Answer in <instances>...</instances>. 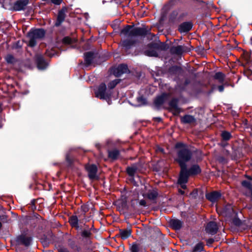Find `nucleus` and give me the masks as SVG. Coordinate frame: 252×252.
<instances>
[{
  "label": "nucleus",
  "mask_w": 252,
  "mask_h": 252,
  "mask_svg": "<svg viewBox=\"0 0 252 252\" xmlns=\"http://www.w3.org/2000/svg\"><path fill=\"white\" fill-rule=\"evenodd\" d=\"M175 147L177 149V158L175 160L178 163L180 167H187L186 162L190 160L192 157V153L187 145L182 143L176 144Z\"/></svg>",
  "instance_id": "nucleus-1"
},
{
  "label": "nucleus",
  "mask_w": 252,
  "mask_h": 252,
  "mask_svg": "<svg viewBox=\"0 0 252 252\" xmlns=\"http://www.w3.org/2000/svg\"><path fill=\"white\" fill-rule=\"evenodd\" d=\"M149 30L146 28L136 27L132 28L130 26H127L121 31V33L125 36H143L148 34Z\"/></svg>",
  "instance_id": "nucleus-2"
},
{
  "label": "nucleus",
  "mask_w": 252,
  "mask_h": 252,
  "mask_svg": "<svg viewBox=\"0 0 252 252\" xmlns=\"http://www.w3.org/2000/svg\"><path fill=\"white\" fill-rule=\"evenodd\" d=\"M45 33V31L43 29L31 30L28 33L29 46L32 47L35 46L37 42L44 37Z\"/></svg>",
  "instance_id": "nucleus-3"
},
{
  "label": "nucleus",
  "mask_w": 252,
  "mask_h": 252,
  "mask_svg": "<svg viewBox=\"0 0 252 252\" xmlns=\"http://www.w3.org/2000/svg\"><path fill=\"white\" fill-rule=\"evenodd\" d=\"M189 176V175L188 173L187 167H181V171L178 181V183L180 185L181 188L183 189H186L187 186L186 184L188 181V178Z\"/></svg>",
  "instance_id": "nucleus-4"
},
{
  "label": "nucleus",
  "mask_w": 252,
  "mask_h": 252,
  "mask_svg": "<svg viewBox=\"0 0 252 252\" xmlns=\"http://www.w3.org/2000/svg\"><path fill=\"white\" fill-rule=\"evenodd\" d=\"M95 96L102 99H109L111 94L106 91V86L104 83H101L95 92Z\"/></svg>",
  "instance_id": "nucleus-5"
},
{
  "label": "nucleus",
  "mask_w": 252,
  "mask_h": 252,
  "mask_svg": "<svg viewBox=\"0 0 252 252\" xmlns=\"http://www.w3.org/2000/svg\"><path fill=\"white\" fill-rule=\"evenodd\" d=\"M190 51V48L184 45L172 46L170 49L171 54L176 55H181L184 53L189 52Z\"/></svg>",
  "instance_id": "nucleus-6"
},
{
  "label": "nucleus",
  "mask_w": 252,
  "mask_h": 252,
  "mask_svg": "<svg viewBox=\"0 0 252 252\" xmlns=\"http://www.w3.org/2000/svg\"><path fill=\"white\" fill-rule=\"evenodd\" d=\"M148 49L144 51L146 55L151 57H157L158 53L157 50L158 49V45L156 43H151L148 45Z\"/></svg>",
  "instance_id": "nucleus-7"
},
{
  "label": "nucleus",
  "mask_w": 252,
  "mask_h": 252,
  "mask_svg": "<svg viewBox=\"0 0 252 252\" xmlns=\"http://www.w3.org/2000/svg\"><path fill=\"white\" fill-rule=\"evenodd\" d=\"M85 168L88 173V176L91 180L97 179L96 173L97 171V166L95 164H87Z\"/></svg>",
  "instance_id": "nucleus-8"
},
{
  "label": "nucleus",
  "mask_w": 252,
  "mask_h": 252,
  "mask_svg": "<svg viewBox=\"0 0 252 252\" xmlns=\"http://www.w3.org/2000/svg\"><path fill=\"white\" fill-rule=\"evenodd\" d=\"M29 3V0H18L16 1L12 6L14 11L24 10Z\"/></svg>",
  "instance_id": "nucleus-9"
},
{
  "label": "nucleus",
  "mask_w": 252,
  "mask_h": 252,
  "mask_svg": "<svg viewBox=\"0 0 252 252\" xmlns=\"http://www.w3.org/2000/svg\"><path fill=\"white\" fill-rule=\"evenodd\" d=\"M127 38L122 40L121 42L122 46L126 50L129 49L135 43V40L132 36H126Z\"/></svg>",
  "instance_id": "nucleus-10"
},
{
  "label": "nucleus",
  "mask_w": 252,
  "mask_h": 252,
  "mask_svg": "<svg viewBox=\"0 0 252 252\" xmlns=\"http://www.w3.org/2000/svg\"><path fill=\"white\" fill-rule=\"evenodd\" d=\"M218 230V225L216 222L214 221H210L207 223L206 227V232L212 235L216 234Z\"/></svg>",
  "instance_id": "nucleus-11"
},
{
  "label": "nucleus",
  "mask_w": 252,
  "mask_h": 252,
  "mask_svg": "<svg viewBox=\"0 0 252 252\" xmlns=\"http://www.w3.org/2000/svg\"><path fill=\"white\" fill-rule=\"evenodd\" d=\"M128 71L127 66L126 64H120L117 67L114 69L113 74L116 77H119L122 74L127 72Z\"/></svg>",
  "instance_id": "nucleus-12"
},
{
  "label": "nucleus",
  "mask_w": 252,
  "mask_h": 252,
  "mask_svg": "<svg viewBox=\"0 0 252 252\" xmlns=\"http://www.w3.org/2000/svg\"><path fill=\"white\" fill-rule=\"evenodd\" d=\"M178 100L173 98L169 103V108L174 115H178L180 112V109L178 106Z\"/></svg>",
  "instance_id": "nucleus-13"
},
{
  "label": "nucleus",
  "mask_w": 252,
  "mask_h": 252,
  "mask_svg": "<svg viewBox=\"0 0 252 252\" xmlns=\"http://www.w3.org/2000/svg\"><path fill=\"white\" fill-rule=\"evenodd\" d=\"M221 196L220 193L217 191H214L206 194V198L212 202H217Z\"/></svg>",
  "instance_id": "nucleus-14"
},
{
  "label": "nucleus",
  "mask_w": 252,
  "mask_h": 252,
  "mask_svg": "<svg viewBox=\"0 0 252 252\" xmlns=\"http://www.w3.org/2000/svg\"><path fill=\"white\" fill-rule=\"evenodd\" d=\"M169 94H163L160 96H158L155 100L154 103L157 106H160L163 104L168 99Z\"/></svg>",
  "instance_id": "nucleus-15"
},
{
  "label": "nucleus",
  "mask_w": 252,
  "mask_h": 252,
  "mask_svg": "<svg viewBox=\"0 0 252 252\" xmlns=\"http://www.w3.org/2000/svg\"><path fill=\"white\" fill-rule=\"evenodd\" d=\"M192 27V24L190 22H186L181 24L179 27L180 32H186L189 31Z\"/></svg>",
  "instance_id": "nucleus-16"
},
{
  "label": "nucleus",
  "mask_w": 252,
  "mask_h": 252,
  "mask_svg": "<svg viewBox=\"0 0 252 252\" xmlns=\"http://www.w3.org/2000/svg\"><path fill=\"white\" fill-rule=\"evenodd\" d=\"M158 194V193L157 190L156 189H153L149 190L146 194H143V196L150 200H154L156 199Z\"/></svg>",
  "instance_id": "nucleus-17"
},
{
  "label": "nucleus",
  "mask_w": 252,
  "mask_h": 252,
  "mask_svg": "<svg viewBox=\"0 0 252 252\" xmlns=\"http://www.w3.org/2000/svg\"><path fill=\"white\" fill-rule=\"evenodd\" d=\"M17 241L19 244L28 246L30 245L32 239L26 236H20L18 238Z\"/></svg>",
  "instance_id": "nucleus-18"
},
{
  "label": "nucleus",
  "mask_w": 252,
  "mask_h": 252,
  "mask_svg": "<svg viewBox=\"0 0 252 252\" xmlns=\"http://www.w3.org/2000/svg\"><path fill=\"white\" fill-rule=\"evenodd\" d=\"M170 225L175 230H179L183 226V222L178 219H173L170 220Z\"/></svg>",
  "instance_id": "nucleus-19"
},
{
  "label": "nucleus",
  "mask_w": 252,
  "mask_h": 252,
  "mask_svg": "<svg viewBox=\"0 0 252 252\" xmlns=\"http://www.w3.org/2000/svg\"><path fill=\"white\" fill-rule=\"evenodd\" d=\"M36 60L38 68L42 69L46 68L47 63L41 55H37Z\"/></svg>",
  "instance_id": "nucleus-20"
},
{
  "label": "nucleus",
  "mask_w": 252,
  "mask_h": 252,
  "mask_svg": "<svg viewBox=\"0 0 252 252\" xmlns=\"http://www.w3.org/2000/svg\"><path fill=\"white\" fill-rule=\"evenodd\" d=\"M195 118L190 115H186L181 118V122L184 124H193L195 122Z\"/></svg>",
  "instance_id": "nucleus-21"
},
{
  "label": "nucleus",
  "mask_w": 252,
  "mask_h": 252,
  "mask_svg": "<svg viewBox=\"0 0 252 252\" xmlns=\"http://www.w3.org/2000/svg\"><path fill=\"white\" fill-rule=\"evenodd\" d=\"M200 172L201 169L197 164L193 165L189 170H188V173L189 176L196 175Z\"/></svg>",
  "instance_id": "nucleus-22"
},
{
  "label": "nucleus",
  "mask_w": 252,
  "mask_h": 252,
  "mask_svg": "<svg viewBox=\"0 0 252 252\" xmlns=\"http://www.w3.org/2000/svg\"><path fill=\"white\" fill-rule=\"evenodd\" d=\"M119 156L120 151L117 149H113L108 151V157L113 160L118 159Z\"/></svg>",
  "instance_id": "nucleus-23"
},
{
  "label": "nucleus",
  "mask_w": 252,
  "mask_h": 252,
  "mask_svg": "<svg viewBox=\"0 0 252 252\" xmlns=\"http://www.w3.org/2000/svg\"><path fill=\"white\" fill-rule=\"evenodd\" d=\"M65 17V14L63 10H61L59 12L58 15L57 17V20L55 23V26L58 27L64 21Z\"/></svg>",
  "instance_id": "nucleus-24"
},
{
  "label": "nucleus",
  "mask_w": 252,
  "mask_h": 252,
  "mask_svg": "<svg viewBox=\"0 0 252 252\" xmlns=\"http://www.w3.org/2000/svg\"><path fill=\"white\" fill-rule=\"evenodd\" d=\"M69 222L72 227L78 229V219L76 216H72L69 218Z\"/></svg>",
  "instance_id": "nucleus-25"
},
{
  "label": "nucleus",
  "mask_w": 252,
  "mask_h": 252,
  "mask_svg": "<svg viewBox=\"0 0 252 252\" xmlns=\"http://www.w3.org/2000/svg\"><path fill=\"white\" fill-rule=\"evenodd\" d=\"M85 62L87 65H90L94 58V54L92 52H87L84 54Z\"/></svg>",
  "instance_id": "nucleus-26"
},
{
  "label": "nucleus",
  "mask_w": 252,
  "mask_h": 252,
  "mask_svg": "<svg viewBox=\"0 0 252 252\" xmlns=\"http://www.w3.org/2000/svg\"><path fill=\"white\" fill-rule=\"evenodd\" d=\"M131 231L130 229H125L120 230V235L123 239H126L130 236Z\"/></svg>",
  "instance_id": "nucleus-27"
},
{
  "label": "nucleus",
  "mask_w": 252,
  "mask_h": 252,
  "mask_svg": "<svg viewBox=\"0 0 252 252\" xmlns=\"http://www.w3.org/2000/svg\"><path fill=\"white\" fill-rule=\"evenodd\" d=\"M204 245L202 243H198L193 247L192 252H201L204 251Z\"/></svg>",
  "instance_id": "nucleus-28"
},
{
  "label": "nucleus",
  "mask_w": 252,
  "mask_h": 252,
  "mask_svg": "<svg viewBox=\"0 0 252 252\" xmlns=\"http://www.w3.org/2000/svg\"><path fill=\"white\" fill-rule=\"evenodd\" d=\"M225 75L223 73L218 72H217L215 75H214V78L217 80L220 83H223L224 80Z\"/></svg>",
  "instance_id": "nucleus-29"
},
{
  "label": "nucleus",
  "mask_w": 252,
  "mask_h": 252,
  "mask_svg": "<svg viewBox=\"0 0 252 252\" xmlns=\"http://www.w3.org/2000/svg\"><path fill=\"white\" fill-rule=\"evenodd\" d=\"M141 249V245L137 243H133L130 248L131 252H139Z\"/></svg>",
  "instance_id": "nucleus-30"
},
{
  "label": "nucleus",
  "mask_w": 252,
  "mask_h": 252,
  "mask_svg": "<svg viewBox=\"0 0 252 252\" xmlns=\"http://www.w3.org/2000/svg\"><path fill=\"white\" fill-rule=\"evenodd\" d=\"M137 169L136 166L133 165L131 166L128 167L126 169V171L129 176H133Z\"/></svg>",
  "instance_id": "nucleus-31"
},
{
  "label": "nucleus",
  "mask_w": 252,
  "mask_h": 252,
  "mask_svg": "<svg viewBox=\"0 0 252 252\" xmlns=\"http://www.w3.org/2000/svg\"><path fill=\"white\" fill-rule=\"evenodd\" d=\"M221 137L223 140L228 141L232 137V135L230 132L223 131L221 133Z\"/></svg>",
  "instance_id": "nucleus-32"
},
{
  "label": "nucleus",
  "mask_w": 252,
  "mask_h": 252,
  "mask_svg": "<svg viewBox=\"0 0 252 252\" xmlns=\"http://www.w3.org/2000/svg\"><path fill=\"white\" fill-rule=\"evenodd\" d=\"M121 80L119 79H116L111 82H110L108 85V88L110 89H112L115 87V86L120 82Z\"/></svg>",
  "instance_id": "nucleus-33"
},
{
  "label": "nucleus",
  "mask_w": 252,
  "mask_h": 252,
  "mask_svg": "<svg viewBox=\"0 0 252 252\" xmlns=\"http://www.w3.org/2000/svg\"><path fill=\"white\" fill-rule=\"evenodd\" d=\"M5 60L8 63H13L15 62V59L11 55H8L5 57Z\"/></svg>",
  "instance_id": "nucleus-34"
},
{
  "label": "nucleus",
  "mask_w": 252,
  "mask_h": 252,
  "mask_svg": "<svg viewBox=\"0 0 252 252\" xmlns=\"http://www.w3.org/2000/svg\"><path fill=\"white\" fill-rule=\"evenodd\" d=\"M244 74L250 79L252 80V70L249 68H245L244 70Z\"/></svg>",
  "instance_id": "nucleus-35"
},
{
  "label": "nucleus",
  "mask_w": 252,
  "mask_h": 252,
  "mask_svg": "<svg viewBox=\"0 0 252 252\" xmlns=\"http://www.w3.org/2000/svg\"><path fill=\"white\" fill-rule=\"evenodd\" d=\"M242 58L246 62V64L248 63L251 61V56L248 53H244Z\"/></svg>",
  "instance_id": "nucleus-36"
},
{
  "label": "nucleus",
  "mask_w": 252,
  "mask_h": 252,
  "mask_svg": "<svg viewBox=\"0 0 252 252\" xmlns=\"http://www.w3.org/2000/svg\"><path fill=\"white\" fill-rule=\"evenodd\" d=\"M242 185L243 187H245L246 188H247V189H248V190H250L252 188V185L251 184V183L249 182V181H243L242 182Z\"/></svg>",
  "instance_id": "nucleus-37"
},
{
  "label": "nucleus",
  "mask_w": 252,
  "mask_h": 252,
  "mask_svg": "<svg viewBox=\"0 0 252 252\" xmlns=\"http://www.w3.org/2000/svg\"><path fill=\"white\" fill-rule=\"evenodd\" d=\"M92 233L90 230H84L82 233L81 235L84 238H89L91 235Z\"/></svg>",
  "instance_id": "nucleus-38"
},
{
  "label": "nucleus",
  "mask_w": 252,
  "mask_h": 252,
  "mask_svg": "<svg viewBox=\"0 0 252 252\" xmlns=\"http://www.w3.org/2000/svg\"><path fill=\"white\" fill-rule=\"evenodd\" d=\"M137 101L142 104H145L146 103V100L143 96H140L137 98Z\"/></svg>",
  "instance_id": "nucleus-39"
},
{
  "label": "nucleus",
  "mask_w": 252,
  "mask_h": 252,
  "mask_svg": "<svg viewBox=\"0 0 252 252\" xmlns=\"http://www.w3.org/2000/svg\"><path fill=\"white\" fill-rule=\"evenodd\" d=\"M63 41L65 43L70 44L71 43V39L68 37H65L63 38Z\"/></svg>",
  "instance_id": "nucleus-40"
},
{
  "label": "nucleus",
  "mask_w": 252,
  "mask_h": 252,
  "mask_svg": "<svg viewBox=\"0 0 252 252\" xmlns=\"http://www.w3.org/2000/svg\"><path fill=\"white\" fill-rule=\"evenodd\" d=\"M51 2L56 5H59L62 1V0H51Z\"/></svg>",
  "instance_id": "nucleus-41"
},
{
  "label": "nucleus",
  "mask_w": 252,
  "mask_h": 252,
  "mask_svg": "<svg viewBox=\"0 0 252 252\" xmlns=\"http://www.w3.org/2000/svg\"><path fill=\"white\" fill-rule=\"evenodd\" d=\"M139 204L140 205L144 206V207L147 206L146 202L144 199L141 200L139 202Z\"/></svg>",
  "instance_id": "nucleus-42"
},
{
  "label": "nucleus",
  "mask_w": 252,
  "mask_h": 252,
  "mask_svg": "<svg viewBox=\"0 0 252 252\" xmlns=\"http://www.w3.org/2000/svg\"><path fill=\"white\" fill-rule=\"evenodd\" d=\"M66 160L69 164H70L72 162V159L70 157L69 155H67L66 156Z\"/></svg>",
  "instance_id": "nucleus-43"
},
{
  "label": "nucleus",
  "mask_w": 252,
  "mask_h": 252,
  "mask_svg": "<svg viewBox=\"0 0 252 252\" xmlns=\"http://www.w3.org/2000/svg\"><path fill=\"white\" fill-rule=\"evenodd\" d=\"M234 223L237 225H240V224L241 223V221L239 219H237V220H234Z\"/></svg>",
  "instance_id": "nucleus-44"
},
{
  "label": "nucleus",
  "mask_w": 252,
  "mask_h": 252,
  "mask_svg": "<svg viewBox=\"0 0 252 252\" xmlns=\"http://www.w3.org/2000/svg\"><path fill=\"white\" fill-rule=\"evenodd\" d=\"M58 251L59 252H69L65 248H61Z\"/></svg>",
  "instance_id": "nucleus-45"
},
{
  "label": "nucleus",
  "mask_w": 252,
  "mask_h": 252,
  "mask_svg": "<svg viewBox=\"0 0 252 252\" xmlns=\"http://www.w3.org/2000/svg\"><path fill=\"white\" fill-rule=\"evenodd\" d=\"M218 90H219V92H223L224 90L223 86L222 85L219 86L218 87Z\"/></svg>",
  "instance_id": "nucleus-46"
},
{
  "label": "nucleus",
  "mask_w": 252,
  "mask_h": 252,
  "mask_svg": "<svg viewBox=\"0 0 252 252\" xmlns=\"http://www.w3.org/2000/svg\"><path fill=\"white\" fill-rule=\"evenodd\" d=\"M207 242L210 244H212L214 242V240L213 239H210Z\"/></svg>",
  "instance_id": "nucleus-47"
},
{
  "label": "nucleus",
  "mask_w": 252,
  "mask_h": 252,
  "mask_svg": "<svg viewBox=\"0 0 252 252\" xmlns=\"http://www.w3.org/2000/svg\"><path fill=\"white\" fill-rule=\"evenodd\" d=\"M178 191L181 194H184L185 193L184 191H183L181 189H179Z\"/></svg>",
  "instance_id": "nucleus-48"
},
{
  "label": "nucleus",
  "mask_w": 252,
  "mask_h": 252,
  "mask_svg": "<svg viewBox=\"0 0 252 252\" xmlns=\"http://www.w3.org/2000/svg\"><path fill=\"white\" fill-rule=\"evenodd\" d=\"M249 191L251 194V197L252 198V188L249 190Z\"/></svg>",
  "instance_id": "nucleus-49"
},
{
  "label": "nucleus",
  "mask_w": 252,
  "mask_h": 252,
  "mask_svg": "<svg viewBox=\"0 0 252 252\" xmlns=\"http://www.w3.org/2000/svg\"><path fill=\"white\" fill-rule=\"evenodd\" d=\"M251 44L252 45V37L251 38Z\"/></svg>",
  "instance_id": "nucleus-50"
},
{
  "label": "nucleus",
  "mask_w": 252,
  "mask_h": 252,
  "mask_svg": "<svg viewBox=\"0 0 252 252\" xmlns=\"http://www.w3.org/2000/svg\"><path fill=\"white\" fill-rule=\"evenodd\" d=\"M1 226H2L1 223V222H0V229L1 228Z\"/></svg>",
  "instance_id": "nucleus-51"
},
{
  "label": "nucleus",
  "mask_w": 252,
  "mask_h": 252,
  "mask_svg": "<svg viewBox=\"0 0 252 252\" xmlns=\"http://www.w3.org/2000/svg\"><path fill=\"white\" fill-rule=\"evenodd\" d=\"M1 109V105L0 104V110Z\"/></svg>",
  "instance_id": "nucleus-52"
}]
</instances>
